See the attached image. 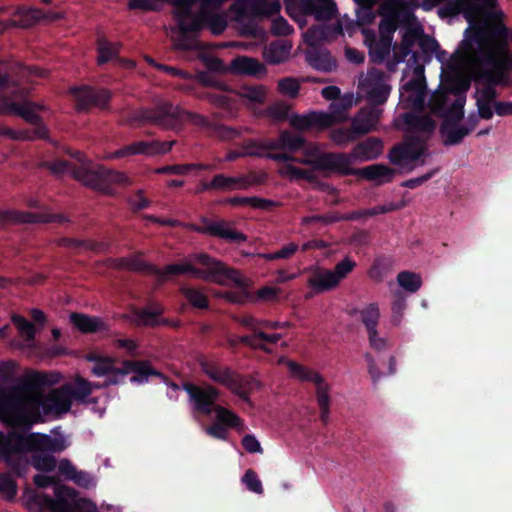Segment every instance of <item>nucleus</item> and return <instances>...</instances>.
Here are the masks:
<instances>
[{
    "instance_id": "a18cd8bd",
    "label": "nucleus",
    "mask_w": 512,
    "mask_h": 512,
    "mask_svg": "<svg viewBox=\"0 0 512 512\" xmlns=\"http://www.w3.org/2000/svg\"><path fill=\"white\" fill-rule=\"evenodd\" d=\"M316 399L320 409V419L324 425L328 423L330 413V396L327 384L318 385L316 388Z\"/></svg>"
},
{
    "instance_id": "dca6fc26",
    "label": "nucleus",
    "mask_w": 512,
    "mask_h": 512,
    "mask_svg": "<svg viewBox=\"0 0 512 512\" xmlns=\"http://www.w3.org/2000/svg\"><path fill=\"white\" fill-rule=\"evenodd\" d=\"M401 4L400 0H386L379 4L378 14L382 17L379 23L380 39L392 42L393 34L400 23L406 20L401 16Z\"/></svg>"
},
{
    "instance_id": "412c9836",
    "label": "nucleus",
    "mask_w": 512,
    "mask_h": 512,
    "mask_svg": "<svg viewBox=\"0 0 512 512\" xmlns=\"http://www.w3.org/2000/svg\"><path fill=\"white\" fill-rule=\"evenodd\" d=\"M402 117L407 126L406 135H424L430 138L436 129V122L429 115L407 112Z\"/></svg>"
},
{
    "instance_id": "f03ea898",
    "label": "nucleus",
    "mask_w": 512,
    "mask_h": 512,
    "mask_svg": "<svg viewBox=\"0 0 512 512\" xmlns=\"http://www.w3.org/2000/svg\"><path fill=\"white\" fill-rule=\"evenodd\" d=\"M65 440L41 433L24 434L16 430L0 431V463L6 464L17 477H23L29 470V452H62Z\"/></svg>"
},
{
    "instance_id": "8fccbe9b",
    "label": "nucleus",
    "mask_w": 512,
    "mask_h": 512,
    "mask_svg": "<svg viewBox=\"0 0 512 512\" xmlns=\"http://www.w3.org/2000/svg\"><path fill=\"white\" fill-rule=\"evenodd\" d=\"M398 284L407 292H417L421 285L422 279L420 275L411 271H402L397 275Z\"/></svg>"
},
{
    "instance_id": "39448f33",
    "label": "nucleus",
    "mask_w": 512,
    "mask_h": 512,
    "mask_svg": "<svg viewBox=\"0 0 512 512\" xmlns=\"http://www.w3.org/2000/svg\"><path fill=\"white\" fill-rule=\"evenodd\" d=\"M199 366L210 380L225 386L248 404H251L250 394L261 386L253 375H242L229 366H220L206 358L200 359Z\"/></svg>"
},
{
    "instance_id": "e2e57ef3",
    "label": "nucleus",
    "mask_w": 512,
    "mask_h": 512,
    "mask_svg": "<svg viewBox=\"0 0 512 512\" xmlns=\"http://www.w3.org/2000/svg\"><path fill=\"white\" fill-rule=\"evenodd\" d=\"M0 492L9 500L17 494V484L8 473L0 474Z\"/></svg>"
},
{
    "instance_id": "aec40b11",
    "label": "nucleus",
    "mask_w": 512,
    "mask_h": 512,
    "mask_svg": "<svg viewBox=\"0 0 512 512\" xmlns=\"http://www.w3.org/2000/svg\"><path fill=\"white\" fill-rule=\"evenodd\" d=\"M122 373H127V375L133 374L129 380L131 383L138 385L148 382L150 376L165 377L148 360H124V370Z\"/></svg>"
},
{
    "instance_id": "bf43d9fd",
    "label": "nucleus",
    "mask_w": 512,
    "mask_h": 512,
    "mask_svg": "<svg viewBox=\"0 0 512 512\" xmlns=\"http://www.w3.org/2000/svg\"><path fill=\"white\" fill-rule=\"evenodd\" d=\"M405 308H406L405 296L403 295L402 292L395 293L394 297H393V302H392V317H391V322L393 325L400 324Z\"/></svg>"
},
{
    "instance_id": "49530a36",
    "label": "nucleus",
    "mask_w": 512,
    "mask_h": 512,
    "mask_svg": "<svg viewBox=\"0 0 512 512\" xmlns=\"http://www.w3.org/2000/svg\"><path fill=\"white\" fill-rule=\"evenodd\" d=\"M214 412L216 413L217 421L225 427L239 429L243 426L242 419L236 413L221 405L216 406Z\"/></svg>"
},
{
    "instance_id": "9b49d317",
    "label": "nucleus",
    "mask_w": 512,
    "mask_h": 512,
    "mask_svg": "<svg viewBox=\"0 0 512 512\" xmlns=\"http://www.w3.org/2000/svg\"><path fill=\"white\" fill-rule=\"evenodd\" d=\"M194 232L222 239L229 243L240 244L247 241V236L236 230L233 223L224 219H211L206 216L200 218V224H192Z\"/></svg>"
},
{
    "instance_id": "603ef678",
    "label": "nucleus",
    "mask_w": 512,
    "mask_h": 512,
    "mask_svg": "<svg viewBox=\"0 0 512 512\" xmlns=\"http://www.w3.org/2000/svg\"><path fill=\"white\" fill-rule=\"evenodd\" d=\"M281 175L288 176L295 180H306L308 182H314L316 176L313 170L302 169L292 164H286L280 171Z\"/></svg>"
},
{
    "instance_id": "c756f323",
    "label": "nucleus",
    "mask_w": 512,
    "mask_h": 512,
    "mask_svg": "<svg viewBox=\"0 0 512 512\" xmlns=\"http://www.w3.org/2000/svg\"><path fill=\"white\" fill-rule=\"evenodd\" d=\"M163 314V308L159 304H155V308L150 310L149 308H135L133 315L135 316V323L138 326L146 327H157L172 325L171 322L166 318H160Z\"/></svg>"
},
{
    "instance_id": "4be33fe9",
    "label": "nucleus",
    "mask_w": 512,
    "mask_h": 512,
    "mask_svg": "<svg viewBox=\"0 0 512 512\" xmlns=\"http://www.w3.org/2000/svg\"><path fill=\"white\" fill-rule=\"evenodd\" d=\"M71 324L83 334L107 332L109 330L105 321L97 316L72 312L69 316Z\"/></svg>"
},
{
    "instance_id": "0e129e2a",
    "label": "nucleus",
    "mask_w": 512,
    "mask_h": 512,
    "mask_svg": "<svg viewBox=\"0 0 512 512\" xmlns=\"http://www.w3.org/2000/svg\"><path fill=\"white\" fill-rule=\"evenodd\" d=\"M53 383L54 381H51L45 372H32L25 379V386L29 389H37Z\"/></svg>"
},
{
    "instance_id": "a211bd4d",
    "label": "nucleus",
    "mask_w": 512,
    "mask_h": 512,
    "mask_svg": "<svg viewBox=\"0 0 512 512\" xmlns=\"http://www.w3.org/2000/svg\"><path fill=\"white\" fill-rule=\"evenodd\" d=\"M66 223L68 218L63 214L35 213L16 210H0V225L8 223Z\"/></svg>"
},
{
    "instance_id": "69168bd1",
    "label": "nucleus",
    "mask_w": 512,
    "mask_h": 512,
    "mask_svg": "<svg viewBox=\"0 0 512 512\" xmlns=\"http://www.w3.org/2000/svg\"><path fill=\"white\" fill-rule=\"evenodd\" d=\"M298 250V245L296 243H288L284 245L280 250L272 252V253H264L261 255L267 261L277 260V259H289L295 252Z\"/></svg>"
},
{
    "instance_id": "6ab92c4d",
    "label": "nucleus",
    "mask_w": 512,
    "mask_h": 512,
    "mask_svg": "<svg viewBox=\"0 0 512 512\" xmlns=\"http://www.w3.org/2000/svg\"><path fill=\"white\" fill-rule=\"evenodd\" d=\"M384 77L385 74L381 70L372 69L369 71L366 79L369 107L378 108L379 105H383L387 101L391 92V86L384 83Z\"/></svg>"
},
{
    "instance_id": "79ce46f5",
    "label": "nucleus",
    "mask_w": 512,
    "mask_h": 512,
    "mask_svg": "<svg viewBox=\"0 0 512 512\" xmlns=\"http://www.w3.org/2000/svg\"><path fill=\"white\" fill-rule=\"evenodd\" d=\"M361 135L351 123L350 127H339L331 131L330 138L338 146H346L356 141Z\"/></svg>"
},
{
    "instance_id": "7c9ffc66",
    "label": "nucleus",
    "mask_w": 512,
    "mask_h": 512,
    "mask_svg": "<svg viewBox=\"0 0 512 512\" xmlns=\"http://www.w3.org/2000/svg\"><path fill=\"white\" fill-rule=\"evenodd\" d=\"M230 69L235 74L249 76H258L266 71L259 60L247 56L235 57L230 64Z\"/></svg>"
},
{
    "instance_id": "f8f14e48",
    "label": "nucleus",
    "mask_w": 512,
    "mask_h": 512,
    "mask_svg": "<svg viewBox=\"0 0 512 512\" xmlns=\"http://www.w3.org/2000/svg\"><path fill=\"white\" fill-rule=\"evenodd\" d=\"M183 390L188 394L193 409L200 414L210 415L218 406L216 401L220 390L211 384L197 385L187 382L183 384Z\"/></svg>"
},
{
    "instance_id": "4c0bfd02",
    "label": "nucleus",
    "mask_w": 512,
    "mask_h": 512,
    "mask_svg": "<svg viewBox=\"0 0 512 512\" xmlns=\"http://www.w3.org/2000/svg\"><path fill=\"white\" fill-rule=\"evenodd\" d=\"M309 65L322 72H331L336 69V61L329 52H314L307 55Z\"/></svg>"
},
{
    "instance_id": "de8ad7c7",
    "label": "nucleus",
    "mask_w": 512,
    "mask_h": 512,
    "mask_svg": "<svg viewBox=\"0 0 512 512\" xmlns=\"http://www.w3.org/2000/svg\"><path fill=\"white\" fill-rule=\"evenodd\" d=\"M470 132L471 129H467L465 126H459L458 123H450L446 132L442 134L445 136L443 143L445 146L460 144Z\"/></svg>"
},
{
    "instance_id": "6e6d98bb",
    "label": "nucleus",
    "mask_w": 512,
    "mask_h": 512,
    "mask_svg": "<svg viewBox=\"0 0 512 512\" xmlns=\"http://www.w3.org/2000/svg\"><path fill=\"white\" fill-rule=\"evenodd\" d=\"M356 265V262L351 257L346 256L331 271L340 284L355 269Z\"/></svg>"
},
{
    "instance_id": "423d86ee",
    "label": "nucleus",
    "mask_w": 512,
    "mask_h": 512,
    "mask_svg": "<svg viewBox=\"0 0 512 512\" xmlns=\"http://www.w3.org/2000/svg\"><path fill=\"white\" fill-rule=\"evenodd\" d=\"M264 147L279 151L278 153H288L293 159L286 162L309 165L316 171H320L313 163L316 155L328 153L321 151L317 144L308 142L303 136L288 130L281 131L277 138H268Z\"/></svg>"
},
{
    "instance_id": "864d4df0",
    "label": "nucleus",
    "mask_w": 512,
    "mask_h": 512,
    "mask_svg": "<svg viewBox=\"0 0 512 512\" xmlns=\"http://www.w3.org/2000/svg\"><path fill=\"white\" fill-rule=\"evenodd\" d=\"M12 322L18 329L20 335L24 337L26 341L31 342L35 340L37 329L33 323L20 315H14L12 317Z\"/></svg>"
},
{
    "instance_id": "774afa93",
    "label": "nucleus",
    "mask_w": 512,
    "mask_h": 512,
    "mask_svg": "<svg viewBox=\"0 0 512 512\" xmlns=\"http://www.w3.org/2000/svg\"><path fill=\"white\" fill-rule=\"evenodd\" d=\"M374 6L358 5L356 9V20L358 26L370 25L375 20Z\"/></svg>"
},
{
    "instance_id": "ddd939ff",
    "label": "nucleus",
    "mask_w": 512,
    "mask_h": 512,
    "mask_svg": "<svg viewBox=\"0 0 512 512\" xmlns=\"http://www.w3.org/2000/svg\"><path fill=\"white\" fill-rule=\"evenodd\" d=\"M477 68V80L486 84V87L481 91V97L477 101H487L488 103L496 102L497 92L495 87L498 85H505L508 80V72L512 68H503L499 70L496 64H474Z\"/></svg>"
},
{
    "instance_id": "680f3d73",
    "label": "nucleus",
    "mask_w": 512,
    "mask_h": 512,
    "mask_svg": "<svg viewBox=\"0 0 512 512\" xmlns=\"http://www.w3.org/2000/svg\"><path fill=\"white\" fill-rule=\"evenodd\" d=\"M216 191H232L236 189V177L217 174L211 180V185Z\"/></svg>"
},
{
    "instance_id": "1a4fd4ad",
    "label": "nucleus",
    "mask_w": 512,
    "mask_h": 512,
    "mask_svg": "<svg viewBox=\"0 0 512 512\" xmlns=\"http://www.w3.org/2000/svg\"><path fill=\"white\" fill-rule=\"evenodd\" d=\"M71 397L64 388L54 389L46 396L33 401L28 407H21V410H28L32 422L42 421V414L61 415L67 413L71 408Z\"/></svg>"
},
{
    "instance_id": "393cba45",
    "label": "nucleus",
    "mask_w": 512,
    "mask_h": 512,
    "mask_svg": "<svg viewBox=\"0 0 512 512\" xmlns=\"http://www.w3.org/2000/svg\"><path fill=\"white\" fill-rule=\"evenodd\" d=\"M419 142L417 135H405L403 141L395 144L388 153L389 162L401 168L409 167L410 148Z\"/></svg>"
},
{
    "instance_id": "4d7b16f0",
    "label": "nucleus",
    "mask_w": 512,
    "mask_h": 512,
    "mask_svg": "<svg viewBox=\"0 0 512 512\" xmlns=\"http://www.w3.org/2000/svg\"><path fill=\"white\" fill-rule=\"evenodd\" d=\"M194 265L189 263H175L169 264L164 269H160V273L156 274L159 277H167L170 275L191 274L193 276Z\"/></svg>"
},
{
    "instance_id": "a878e982",
    "label": "nucleus",
    "mask_w": 512,
    "mask_h": 512,
    "mask_svg": "<svg viewBox=\"0 0 512 512\" xmlns=\"http://www.w3.org/2000/svg\"><path fill=\"white\" fill-rule=\"evenodd\" d=\"M299 9L303 15L314 16L318 21L330 20L336 13L334 2L317 3L316 0H301Z\"/></svg>"
},
{
    "instance_id": "37998d69",
    "label": "nucleus",
    "mask_w": 512,
    "mask_h": 512,
    "mask_svg": "<svg viewBox=\"0 0 512 512\" xmlns=\"http://www.w3.org/2000/svg\"><path fill=\"white\" fill-rule=\"evenodd\" d=\"M63 388L71 397V401L82 402L92 393V384L82 377L76 378L73 386H65Z\"/></svg>"
},
{
    "instance_id": "c85d7f7f",
    "label": "nucleus",
    "mask_w": 512,
    "mask_h": 512,
    "mask_svg": "<svg viewBox=\"0 0 512 512\" xmlns=\"http://www.w3.org/2000/svg\"><path fill=\"white\" fill-rule=\"evenodd\" d=\"M472 0H450L439 9L441 16L454 17L462 14L470 25L475 23V7Z\"/></svg>"
},
{
    "instance_id": "6e6552de",
    "label": "nucleus",
    "mask_w": 512,
    "mask_h": 512,
    "mask_svg": "<svg viewBox=\"0 0 512 512\" xmlns=\"http://www.w3.org/2000/svg\"><path fill=\"white\" fill-rule=\"evenodd\" d=\"M182 110L169 102H160L154 108H140L129 112L130 125L154 124L166 129L174 128L180 121Z\"/></svg>"
},
{
    "instance_id": "ea45409f",
    "label": "nucleus",
    "mask_w": 512,
    "mask_h": 512,
    "mask_svg": "<svg viewBox=\"0 0 512 512\" xmlns=\"http://www.w3.org/2000/svg\"><path fill=\"white\" fill-rule=\"evenodd\" d=\"M28 457L29 466L32 465L36 470L42 472H52L56 468V458L48 452H32Z\"/></svg>"
},
{
    "instance_id": "473e14b6",
    "label": "nucleus",
    "mask_w": 512,
    "mask_h": 512,
    "mask_svg": "<svg viewBox=\"0 0 512 512\" xmlns=\"http://www.w3.org/2000/svg\"><path fill=\"white\" fill-rule=\"evenodd\" d=\"M224 203L230 204L232 206H250L255 209L260 210H271L277 207L279 204L276 201L260 198L257 196L251 197H242V196H234L227 198Z\"/></svg>"
},
{
    "instance_id": "052dcab7",
    "label": "nucleus",
    "mask_w": 512,
    "mask_h": 512,
    "mask_svg": "<svg viewBox=\"0 0 512 512\" xmlns=\"http://www.w3.org/2000/svg\"><path fill=\"white\" fill-rule=\"evenodd\" d=\"M278 90L283 95L295 98L300 90V83L293 77H285L278 81Z\"/></svg>"
},
{
    "instance_id": "f704fd0d",
    "label": "nucleus",
    "mask_w": 512,
    "mask_h": 512,
    "mask_svg": "<svg viewBox=\"0 0 512 512\" xmlns=\"http://www.w3.org/2000/svg\"><path fill=\"white\" fill-rule=\"evenodd\" d=\"M465 97H457L444 114L440 133L444 134L450 123H458L464 117Z\"/></svg>"
},
{
    "instance_id": "5fc2aeb1",
    "label": "nucleus",
    "mask_w": 512,
    "mask_h": 512,
    "mask_svg": "<svg viewBox=\"0 0 512 512\" xmlns=\"http://www.w3.org/2000/svg\"><path fill=\"white\" fill-rule=\"evenodd\" d=\"M61 244L69 248H84L90 251H102L104 244L96 242L94 240H79L75 238H63Z\"/></svg>"
},
{
    "instance_id": "4468645a",
    "label": "nucleus",
    "mask_w": 512,
    "mask_h": 512,
    "mask_svg": "<svg viewBox=\"0 0 512 512\" xmlns=\"http://www.w3.org/2000/svg\"><path fill=\"white\" fill-rule=\"evenodd\" d=\"M70 93L76 102L78 111H88L95 107L100 110H107L112 94L105 88H94L90 86H74Z\"/></svg>"
},
{
    "instance_id": "338daca9",
    "label": "nucleus",
    "mask_w": 512,
    "mask_h": 512,
    "mask_svg": "<svg viewBox=\"0 0 512 512\" xmlns=\"http://www.w3.org/2000/svg\"><path fill=\"white\" fill-rule=\"evenodd\" d=\"M242 482L246 485L247 489L256 494H263L264 489L257 473L248 469L242 477Z\"/></svg>"
},
{
    "instance_id": "09e8293b",
    "label": "nucleus",
    "mask_w": 512,
    "mask_h": 512,
    "mask_svg": "<svg viewBox=\"0 0 512 512\" xmlns=\"http://www.w3.org/2000/svg\"><path fill=\"white\" fill-rule=\"evenodd\" d=\"M17 65L10 59L0 58V91L8 89L14 83L13 73Z\"/></svg>"
},
{
    "instance_id": "f257e3e1",
    "label": "nucleus",
    "mask_w": 512,
    "mask_h": 512,
    "mask_svg": "<svg viewBox=\"0 0 512 512\" xmlns=\"http://www.w3.org/2000/svg\"><path fill=\"white\" fill-rule=\"evenodd\" d=\"M383 141L378 137H369L359 142L352 151L347 154L343 152H328L316 155L313 163L326 176L335 174L339 176H360L377 185L389 183L395 176V169L384 164H373L363 168H353L355 160L370 161L377 159L383 152Z\"/></svg>"
},
{
    "instance_id": "9d476101",
    "label": "nucleus",
    "mask_w": 512,
    "mask_h": 512,
    "mask_svg": "<svg viewBox=\"0 0 512 512\" xmlns=\"http://www.w3.org/2000/svg\"><path fill=\"white\" fill-rule=\"evenodd\" d=\"M55 497L44 493H36L28 500V508L32 512H73L72 498L75 496L76 491L65 485H59L55 488Z\"/></svg>"
},
{
    "instance_id": "c03bdc74",
    "label": "nucleus",
    "mask_w": 512,
    "mask_h": 512,
    "mask_svg": "<svg viewBox=\"0 0 512 512\" xmlns=\"http://www.w3.org/2000/svg\"><path fill=\"white\" fill-rule=\"evenodd\" d=\"M208 168L206 164H174L158 167L154 170L156 174L162 175H186L191 170H205Z\"/></svg>"
},
{
    "instance_id": "a19ab883",
    "label": "nucleus",
    "mask_w": 512,
    "mask_h": 512,
    "mask_svg": "<svg viewBox=\"0 0 512 512\" xmlns=\"http://www.w3.org/2000/svg\"><path fill=\"white\" fill-rule=\"evenodd\" d=\"M288 368L294 376L300 378L301 380L314 383L316 385V388L318 387V385L325 384L323 377L318 372L305 368L304 366L294 361L288 362Z\"/></svg>"
},
{
    "instance_id": "c9c22d12",
    "label": "nucleus",
    "mask_w": 512,
    "mask_h": 512,
    "mask_svg": "<svg viewBox=\"0 0 512 512\" xmlns=\"http://www.w3.org/2000/svg\"><path fill=\"white\" fill-rule=\"evenodd\" d=\"M119 262V266L121 268H125L130 271L141 272L149 275H156L160 273V268L142 260L137 256L121 258Z\"/></svg>"
},
{
    "instance_id": "58836bf2",
    "label": "nucleus",
    "mask_w": 512,
    "mask_h": 512,
    "mask_svg": "<svg viewBox=\"0 0 512 512\" xmlns=\"http://www.w3.org/2000/svg\"><path fill=\"white\" fill-rule=\"evenodd\" d=\"M355 313L360 314V319L365 326L367 333L376 331L380 319V310L378 304L371 303L361 310H355Z\"/></svg>"
},
{
    "instance_id": "2eb2a0df",
    "label": "nucleus",
    "mask_w": 512,
    "mask_h": 512,
    "mask_svg": "<svg viewBox=\"0 0 512 512\" xmlns=\"http://www.w3.org/2000/svg\"><path fill=\"white\" fill-rule=\"evenodd\" d=\"M12 115H17L24 119L27 123L35 126L34 129H23L22 131L30 132L31 140L47 139L48 129L43 123V119L36 113V110H43L44 107L31 101H24L22 103L14 102L10 105Z\"/></svg>"
},
{
    "instance_id": "13d9d810",
    "label": "nucleus",
    "mask_w": 512,
    "mask_h": 512,
    "mask_svg": "<svg viewBox=\"0 0 512 512\" xmlns=\"http://www.w3.org/2000/svg\"><path fill=\"white\" fill-rule=\"evenodd\" d=\"M210 132L221 140H234L241 136V132L233 127L213 123Z\"/></svg>"
},
{
    "instance_id": "7ed1b4c3",
    "label": "nucleus",
    "mask_w": 512,
    "mask_h": 512,
    "mask_svg": "<svg viewBox=\"0 0 512 512\" xmlns=\"http://www.w3.org/2000/svg\"><path fill=\"white\" fill-rule=\"evenodd\" d=\"M74 157L81 163L79 166L71 165L66 160H55L41 161L38 167L48 169L55 176H62L66 172H70L74 179L86 187L108 195L113 193V185L127 186L130 184L128 177L123 172L88 162L85 155L79 151Z\"/></svg>"
},
{
    "instance_id": "0eeeda50",
    "label": "nucleus",
    "mask_w": 512,
    "mask_h": 512,
    "mask_svg": "<svg viewBox=\"0 0 512 512\" xmlns=\"http://www.w3.org/2000/svg\"><path fill=\"white\" fill-rule=\"evenodd\" d=\"M189 259L192 263L200 266L194 265V278L219 285H224L229 280L239 287L245 286L244 279L238 270L229 268L225 263L205 252L191 254Z\"/></svg>"
},
{
    "instance_id": "3c124183",
    "label": "nucleus",
    "mask_w": 512,
    "mask_h": 512,
    "mask_svg": "<svg viewBox=\"0 0 512 512\" xmlns=\"http://www.w3.org/2000/svg\"><path fill=\"white\" fill-rule=\"evenodd\" d=\"M391 41L380 39L374 44H369V56L372 62L381 63L390 53Z\"/></svg>"
},
{
    "instance_id": "72a5a7b5",
    "label": "nucleus",
    "mask_w": 512,
    "mask_h": 512,
    "mask_svg": "<svg viewBox=\"0 0 512 512\" xmlns=\"http://www.w3.org/2000/svg\"><path fill=\"white\" fill-rule=\"evenodd\" d=\"M180 292L193 308L199 310L209 309L210 301L202 288L184 286L180 288Z\"/></svg>"
},
{
    "instance_id": "f3484780",
    "label": "nucleus",
    "mask_w": 512,
    "mask_h": 512,
    "mask_svg": "<svg viewBox=\"0 0 512 512\" xmlns=\"http://www.w3.org/2000/svg\"><path fill=\"white\" fill-rule=\"evenodd\" d=\"M417 76L407 81L400 90V100L406 107L422 109L426 97V81L423 75V67H416Z\"/></svg>"
},
{
    "instance_id": "e433bc0d",
    "label": "nucleus",
    "mask_w": 512,
    "mask_h": 512,
    "mask_svg": "<svg viewBox=\"0 0 512 512\" xmlns=\"http://www.w3.org/2000/svg\"><path fill=\"white\" fill-rule=\"evenodd\" d=\"M281 3L279 0H251L250 11L254 16L271 17L279 14Z\"/></svg>"
},
{
    "instance_id": "b1692460",
    "label": "nucleus",
    "mask_w": 512,
    "mask_h": 512,
    "mask_svg": "<svg viewBox=\"0 0 512 512\" xmlns=\"http://www.w3.org/2000/svg\"><path fill=\"white\" fill-rule=\"evenodd\" d=\"M382 110L376 107L361 108L351 123L361 136L376 129Z\"/></svg>"
},
{
    "instance_id": "5701e85b",
    "label": "nucleus",
    "mask_w": 512,
    "mask_h": 512,
    "mask_svg": "<svg viewBox=\"0 0 512 512\" xmlns=\"http://www.w3.org/2000/svg\"><path fill=\"white\" fill-rule=\"evenodd\" d=\"M290 123L297 130H308L313 127L328 128L333 125V116L326 112H311L306 115H295Z\"/></svg>"
},
{
    "instance_id": "2f4dec72",
    "label": "nucleus",
    "mask_w": 512,
    "mask_h": 512,
    "mask_svg": "<svg viewBox=\"0 0 512 512\" xmlns=\"http://www.w3.org/2000/svg\"><path fill=\"white\" fill-rule=\"evenodd\" d=\"M137 155L157 156L164 155L171 151L176 141H138L134 142Z\"/></svg>"
},
{
    "instance_id": "20e7f679",
    "label": "nucleus",
    "mask_w": 512,
    "mask_h": 512,
    "mask_svg": "<svg viewBox=\"0 0 512 512\" xmlns=\"http://www.w3.org/2000/svg\"><path fill=\"white\" fill-rule=\"evenodd\" d=\"M175 18L179 28V35L175 39V47L184 51L201 49V43L192 35L193 33L208 28L213 35L218 36L227 28V20L223 14L215 12L194 14L189 6L178 12Z\"/></svg>"
},
{
    "instance_id": "cd10ccee",
    "label": "nucleus",
    "mask_w": 512,
    "mask_h": 512,
    "mask_svg": "<svg viewBox=\"0 0 512 512\" xmlns=\"http://www.w3.org/2000/svg\"><path fill=\"white\" fill-rule=\"evenodd\" d=\"M267 142V139H264L262 141H255L252 139H249L243 143V149H244V157L250 156V157H260V158H267L276 162L280 161H287L292 160L290 154L288 153H273L271 149L265 148L264 145Z\"/></svg>"
},
{
    "instance_id": "bb28decb",
    "label": "nucleus",
    "mask_w": 512,
    "mask_h": 512,
    "mask_svg": "<svg viewBox=\"0 0 512 512\" xmlns=\"http://www.w3.org/2000/svg\"><path fill=\"white\" fill-rule=\"evenodd\" d=\"M307 285L314 293L320 294L334 290L339 283L330 269L317 268L308 278Z\"/></svg>"
}]
</instances>
